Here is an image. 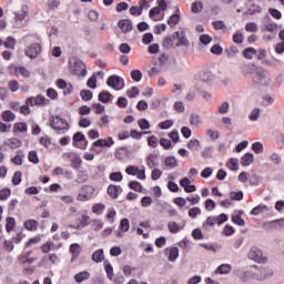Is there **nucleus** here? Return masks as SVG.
<instances>
[{"label":"nucleus","mask_w":284,"mask_h":284,"mask_svg":"<svg viewBox=\"0 0 284 284\" xmlns=\"http://www.w3.org/2000/svg\"><path fill=\"white\" fill-rule=\"evenodd\" d=\"M172 125H174V121L172 120H166L163 121L159 124L160 130H170V128H172Z\"/></svg>","instance_id":"obj_56"},{"label":"nucleus","mask_w":284,"mask_h":284,"mask_svg":"<svg viewBox=\"0 0 284 284\" xmlns=\"http://www.w3.org/2000/svg\"><path fill=\"white\" fill-rule=\"evenodd\" d=\"M232 272V265L222 264L216 268V274H230Z\"/></svg>","instance_id":"obj_30"},{"label":"nucleus","mask_w":284,"mask_h":284,"mask_svg":"<svg viewBox=\"0 0 284 284\" xmlns=\"http://www.w3.org/2000/svg\"><path fill=\"white\" fill-rule=\"evenodd\" d=\"M90 278V272L83 271L74 275L75 283H83V281H88Z\"/></svg>","instance_id":"obj_23"},{"label":"nucleus","mask_w":284,"mask_h":284,"mask_svg":"<svg viewBox=\"0 0 284 284\" xmlns=\"http://www.w3.org/2000/svg\"><path fill=\"white\" fill-rule=\"evenodd\" d=\"M73 145L75 148H79L80 150H85L88 148V139H85V135L81 132H77L73 135Z\"/></svg>","instance_id":"obj_4"},{"label":"nucleus","mask_w":284,"mask_h":284,"mask_svg":"<svg viewBox=\"0 0 284 284\" xmlns=\"http://www.w3.org/2000/svg\"><path fill=\"white\" fill-rule=\"evenodd\" d=\"M72 70L74 74L81 75V77H88V69H85V63L81 60H75Z\"/></svg>","instance_id":"obj_8"},{"label":"nucleus","mask_w":284,"mask_h":284,"mask_svg":"<svg viewBox=\"0 0 284 284\" xmlns=\"http://www.w3.org/2000/svg\"><path fill=\"white\" fill-rule=\"evenodd\" d=\"M168 227L172 234H176L183 230V227L179 226V224L174 221L169 222Z\"/></svg>","instance_id":"obj_32"},{"label":"nucleus","mask_w":284,"mask_h":284,"mask_svg":"<svg viewBox=\"0 0 284 284\" xmlns=\"http://www.w3.org/2000/svg\"><path fill=\"white\" fill-rule=\"evenodd\" d=\"M8 145L11 150H17V148H21V142L19 139L11 138L9 139Z\"/></svg>","instance_id":"obj_46"},{"label":"nucleus","mask_w":284,"mask_h":284,"mask_svg":"<svg viewBox=\"0 0 284 284\" xmlns=\"http://www.w3.org/2000/svg\"><path fill=\"white\" fill-rule=\"evenodd\" d=\"M242 54H243L244 59L252 60L254 58V55H256V49L248 47L243 50Z\"/></svg>","instance_id":"obj_25"},{"label":"nucleus","mask_w":284,"mask_h":284,"mask_svg":"<svg viewBox=\"0 0 284 284\" xmlns=\"http://www.w3.org/2000/svg\"><path fill=\"white\" fill-rule=\"evenodd\" d=\"M217 221H219L217 216H209L206 221L203 223V227H205V225H209L210 227H214Z\"/></svg>","instance_id":"obj_47"},{"label":"nucleus","mask_w":284,"mask_h":284,"mask_svg":"<svg viewBox=\"0 0 284 284\" xmlns=\"http://www.w3.org/2000/svg\"><path fill=\"white\" fill-rule=\"evenodd\" d=\"M7 224H6V230L7 232H11L14 230V225H17V221L14 217H7Z\"/></svg>","instance_id":"obj_42"},{"label":"nucleus","mask_w":284,"mask_h":284,"mask_svg":"<svg viewBox=\"0 0 284 284\" xmlns=\"http://www.w3.org/2000/svg\"><path fill=\"white\" fill-rule=\"evenodd\" d=\"M246 32H258V24L255 22H247L245 24Z\"/></svg>","instance_id":"obj_51"},{"label":"nucleus","mask_w":284,"mask_h":284,"mask_svg":"<svg viewBox=\"0 0 284 284\" xmlns=\"http://www.w3.org/2000/svg\"><path fill=\"white\" fill-rule=\"evenodd\" d=\"M166 254L169 255L168 261L174 263V261L179 258V247H172L170 250H166Z\"/></svg>","instance_id":"obj_20"},{"label":"nucleus","mask_w":284,"mask_h":284,"mask_svg":"<svg viewBox=\"0 0 284 284\" xmlns=\"http://www.w3.org/2000/svg\"><path fill=\"white\" fill-rule=\"evenodd\" d=\"M14 119H17V115L10 110H7L2 113V120L7 123L14 121Z\"/></svg>","instance_id":"obj_28"},{"label":"nucleus","mask_w":284,"mask_h":284,"mask_svg":"<svg viewBox=\"0 0 284 284\" xmlns=\"http://www.w3.org/2000/svg\"><path fill=\"white\" fill-rule=\"evenodd\" d=\"M118 28L123 32V34H128V32H132V20L122 19L118 22Z\"/></svg>","instance_id":"obj_12"},{"label":"nucleus","mask_w":284,"mask_h":284,"mask_svg":"<svg viewBox=\"0 0 284 284\" xmlns=\"http://www.w3.org/2000/svg\"><path fill=\"white\" fill-rule=\"evenodd\" d=\"M179 21H181V16L178 13L172 14L168 20V26H170V28H174V26H178Z\"/></svg>","instance_id":"obj_31"},{"label":"nucleus","mask_w":284,"mask_h":284,"mask_svg":"<svg viewBox=\"0 0 284 284\" xmlns=\"http://www.w3.org/2000/svg\"><path fill=\"white\" fill-rule=\"evenodd\" d=\"M24 52L29 59H37L41 54V44L33 43L28 47Z\"/></svg>","instance_id":"obj_7"},{"label":"nucleus","mask_w":284,"mask_h":284,"mask_svg":"<svg viewBox=\"0 0 284 284\" xmlns=\"http://www.w3.org/2000/svg\"><path fill=\"white\" fill-rule=\"evenodd\" d=\"M114 140L109 136L106 139H100L93 142L92 148H112Z\"/></svg>","instance_id":"obj_11"},{"label":"nucleus","mask_w":284,"mask_h":284,"mask_svg":"<svg viewBox=\"0 0 284 284\" xmlns=\"http://www.w3.org/2000/svg\"><path fill=\"white\" fill-rule=\"evenodd\" d=\"M51 128L57 132H63L65 130H70V124H68V121L65 119L57 115L52 119Z\"/></svg>","instance_id":"obj_3"},{"label":"nucleus","mask_w":284,"mask_h":284,"mask_svg":"<svg viewBox=\"0 0 284 284\" xmlns=\"http://www.w3.org/2000/svg\"><path fill=\"white\" fill-rule=\"evenodd\" d=\"M24 227L26 230H28L29 232H37L38 227H39V222L36 220H27L24 222Z\"/></svg>","instance_id":"obj_17"},{"label":"nucleus","mask_w":284,"mask_h":284,"mask_svg":"<svg viewBox=\"0 0 284 284\" xmlns=\"http://www.w3.org/2000/svg\"><path fill=\"white\" fill-rule=\"evenodd\" d=\"M72 161V168L73 170H80L81 165L83 164V160H81V156L77 155Z\"/></svg>","instance_id":"obj_50"},{"label":"nucleus","mask_w":284,"mask_h":284,"mask_svg":"<svg viewBox=\"0 0 284 284\" xmlns=\"http://www.w3.org/2000/svg\"><path fill=\"white\" fill-rule=\"evenodd\" d=\"M94 196V189L91 185H83L79 194V201H90Z\"/></svg>","instance_id":"obj_6"},{"label":"nucleus","mask_w":284,"mask_h":284,"mask_svg":"<svg viewBox=\"0 0 284 284\" xmlns=\"http://www.w3.org/2000/svg\"><path fill=\"white\" fill-rule=\"evenodd\" d=\"M139 88L133 87L126 91V97H129V99H134L139 94Z\"/></svg>","instance_id":"obj_63"},{"label":"nucleus","mask_w":284,"mask_h":284,"mask_svg":"<svg viewBox=\"0 0 284 284\" xmlns=\"http://www.w3.org/2000/svg\"><path fill=\"white\" fill-rule=\"evenodd\" d=\"M138 125L141 130H150V122L145 119H140Z\"/></svg>","instance_id":"obj_60"},{"label":"nucleus","mask_w":284,"mask_h":284,"mask_svg":"<svg viewBox=\"0 0 284 284\" xmlns=\"http://www.w3.org/2000/svg\"><path fill=\"white\" fill-rule=\"evenodd\" d=\"M267 205L260 204L251 211V214H253V216H258V214H263V212H267Z\"/></svg>","instance_id":"obj_27"},{"label":"nucleus","mask_w":284,"mask_h":284,"mask_svg":"<svg viewBox=\"0 0 284 284\" xmlns=\"http://www.w3.org/2000/svg\"><path fill=\"white\" fill-rule=\"evenodd\" d=\"M252 150L255 152V154H263V143L255 142L252 144Z\"/></svg>","instance_id":"obj_54"},{"label":"nucleus","mask_w":284,"mask_h":284,"mask_svg":"<svg viewBox=\"0 0 284 284\" xmlns=\"http://www.w3.org/2000/svg\"><path fill=\"white\" fill-rule=\"evenodd\" d=\"M103 258H105V255L103 254V248H100L92 254V261H94V263H101Z\"/></svg>","instance_id":"obj_26"},{"label":"nucleus","mask_w":284,"mask_h":284,"mask_svg":"<svg viewBox=\"0 0 284 284\" xmlns=\"http://www.w3.org/2000/svg\"><path fill=\"white\" fill-rule=\"evenodd\" d=\"M158 160H159V152H153L149 154L145 159L148 168H150V170L156 168L159 165Z\"/></svg>","instance_id":"obj_13"},{"label":"nucleus","mask_w":284,"mask_h":284,"mask_svg":"<svg viewBox=\"0 0 284 284\" xmlns=\"http://www.w3.org/2000/svg\"><path fill=\"white\" fill-rule=\"evenodd\" d=\"M131 79L133 81H135L136 83H139V81H141V79H143V72H141V70H139V69L132 70Z\"/></svg>","instance_id":"obj_35"},{"label":"nucleus","mask_w":284,"mask_h":284,"mask_svg":"<svg viewBox=\"0 0 284 284\" xmlns=\"http://www.w3.org/2000/svg\"><path fill=\"white\" fill-rule=\"evenodd\" d=\"M18 262L20 265H32V263H34V258L28 257V255H20L18 257Z\"/></svg>","instance_id":"obj_29"},{"label":"nucleus","mask_w":284,"mask_h":284,"mask_svg":"<svg viewBox=\"0 0 284 284\" xmlns=\"http://www.w3.org/2000/svg\"><path fill=\"white\" fill-rule=\"evenodd\" d=\"M36 105H48V100L43 95H37L34 98Z\"/></svg>","instance_id":"obj_59"},{"label":"nucleus","mask_w":284,"mask_h":284,"mask_svg":"<svg viewBox=\"0 0 284 284\" xmlns=\"http://www.w3.org/2000/svg\"><path fill=\"white\" fill-rule=\"evenodd\" d=\"M90 179V175H88V171L80 170L78 171L75 183H85Z\"/></svg>","instance_id":"obj_21"},{"label":"nucleus","mask_w":284,"mask_h":284,"mask_svg":"<svg viewBox=\"0 0 284 284\" xmlns=\"http://www.w3.org/2000/svg\"><path fill=\"white\" fill-rule=\"evenodd\" d=\"M214 154V146H205L202 151L203 159H212V155Z\"/></svg>","instance_id":"obj_38"},{"label":"nucleus","mask_w":284,"mask_h":284,"mask_svg":"<svg viewBox=\"0 0 284 284\" xmlns=\"http://www.w3.org/2000/svg\"><path fill=\"white\" fill-rule=\"evenodd\" d=\"M231 201H243V191L240 192H231L230 193Z\"/></svg>","instance_id":"obj_53"},{"label":"nucleus","mask_w":284,"mask_h":284,"mask_svg":"<svg viewBox=\"0 0 284 284\" xmlns=\"http://www.w3.org/2000/svg\"><path fill=\"white\" fill-rule=\"evenodd\" d=\"M29 161L30 163H34V165L39 163V155H37V151L29 152Z\"/></svg>","instance_id":"obj_61"},{"label":"nucleus","mask_w":284,"mask_h":284,"mask_svg":"<svg viewBox=\"0 0 284 284\" xmlns=\"http://www.w3.org/2000/svg\"><path fill=\"white\" fill-rule=\"evenodd\" d=\"M241 214H243V211H239L237 214L232 215V221L235 223V225H240V227H245V220L241 217Z\"/></svg>","instance_id":"obj_22"},{"label":"nucleus","mask_w":284,"mask_h":284,"mask_svg":"<svg viewBox=\"0 0 284 284\" xmlns=\"http://www.w3.org/2000/svg\"><path fill=\"white\" fill-rule=\"evenodd\" d=\"M164 165H166V168H170V170H174V168L179 166V162L176 161V158L168 156L164 160Z\"/></svg>","instance_id":"obj_24"},{"label":"nucleus","mask_w":284,"mask_h":284,"mask_svg":"<svg viewBox=\"0 0 284 284\" xmlns=\"http://www.w3.org/2000/svg\"><path fill=\"white\" fill-rule=\"evenodd\" d=\"M199 80L203 83H210L214 81V73L212 71L203 70L199 73Z\"/></svg>","instance_id":"obj_14"},{"label":"nucleus","mask_w":284,"mask_h":284,"mask_svg":"<svg viewBox=\"0 0 284 284\" xmlns=\"http://www.w3.org/2000/svg\"><path fill=\"white\" fill-rule=\"evenodd\" d=\"M229 170H232L233 172H236L239 170V160L231 158L227 163Z\"/></svg>","instance_id":"obj_43"},{"label":"nucleus","mask_w":284,"mask_h":284,"mask_svg":"<svg viewBox=\"0 0 284 284\" xmlns=\"http://www.w3.org/2000/svg\"><path fill=\"white\" fill-rule=\"evenodd\" d=\"M119 230L120 232H123V233L130 232V220L128 219L121 220Z\"/></svg>","instance_id":"obj_33"},{"label":"nucleus","mask_w":284,"mask_h":284,"mask_svg":"<svg viewBox=\"0 0 284 284\" xmlns=\"http://www.w3.org/2000/svg\"><path fill=\"white\" fill-rule=\"evenodd\" d=\"M236 276L242 283H247L250 281V274L245 271H237Z\"/></svg>","instance_id":"obj_44"},{"label":"nucleus","mask_w":284,"mask_h":284,"mask_svg":"<svg viewBox=\"0 0 284 284\" xmlns=\"http://www.w3.org/2000/svg\"><path fill=\"white\" fill-rule=\"evenodd\" d=\"M247 258L255 263H267V257L263 256V251L256 246H252L247 253Z\"/></svg>","instance_id":"obj_1"},{"label":"nucleus","mask_w":284,"mask_h":284,"mask_svg":"<svg viewBox=\"0 0 284 284\" xmlns=\"http://www.w3.org/2000/svg\"><path fill=\"white\" fill-rule=\"evenodd\" d=\"M205 134L207 138L212 139V141H216V139L220 136L219 131L214 129L206 130Z\"/></svg>","instance_id":"obj_49"},{"label":"nucleus","mask_w":284,"mask_h":284,"mask_svg":"<svg viewBox=\"0 0 284 284\" xmlns=\"http://www.w3.org/2000/svg\"><path fill=\"white\" fill-rule=\"evenodd\" d=\"M203 10V2L195 1L191 6V12L199 14Z\"/></svg>","instance_id":"obj_39"},{"label":"nucleus","mask_w":284,"mask_h":284,"mask_svg":"<svg viewBox=\"0 0 284 284\" xmlns=\"http://www.w3.org/2000/svg\"><path fill=\"white\" fill-rule=\"evenodd\" d=\"M16 73L21 74V77H24V79H29L30 77V70H28L26 67H17Z\"/></svg>","instance_id":"obj_40"},{"label":"nucleus","mask_w":284,"mask_h":284,"mask_svg":"<svg viewBox=\"0 0 284 284\" xmlns=\"http://www.w3.org/2000/svg\"><path fill=\"white\" fill-rule=\"evenodd\" d=\"M80 97H81L82 101H92V91L82 90L80 92Z\"/></svg>","instance_id":"obj_48"},{"label":"nucleus","mask_w":284,"mask_h":284,"mask_svg":"<svg viewBox=\"0 0 284 284\" xmlns=\"http://www.w3.org/2000/svg\"><path fill=\"white\" fill-rule=\"evenodd\" d=\"M277 28H278V24L274 22H270L264 26V30H266V32H276Z\"/></svg>","instance_id":"obj_64"},{"label":"nucleus","mask_w":284,"mask_h":284,"mask_svg":"<svg viewBox=\"0 0 284 284\" xmlns=\"http://www.w3.org/2000/svg\"><path fill=\"white\" fill-rule=\"evenodd\" d=\"M28 16V6L23 4L21 10L16 12V28H23V19Z\"/></svg>","instance_id":"obj_9"},{"label":"nucleus","mask_w":284,"mask_h":284,"mask_svg":"<svg viewBox=\"0 0 284 284\" xmlns=\"http://www.w3.org/2000/svg\"><path fill=\"white\" fill-rule=\"evenodd\" d=\"M121 192H123V190L119 185L111 184L108 187V194L111 199H119V194H121Z\"/></svg>","instance_id":"obj_15"},{"label":"nucleus","mask_w":284,"mask_h":284,"mask_svg":"<svg viewBox=\"0 0 284 284\" xmlns=\"http://www.w3.org/2000/svg\"><path fill=\"white\" fill-rule=\"evenodd\" d=\"M70 252L72 254L71 262L74 263V260L79 258V254H81V246L79 244H71Z\"/></svg>","instance_id":"obj_19"},{"label":"nucleus","mask_w":284,"mask_h":284,"mask_svg":"<svg viewBox=\"0 0 284 284\" xmlns=\"http://www.w3.org/2000/svg\"><path fill=\"white\" fill-rule=\"evenodd\" d=\"M106 85L113 90H123L125 88V80L119 75H110L106 80Z\"/></svg>","instance_id":"obj_2"},{"label":"nucleus","mask_w":284,"mask_h":284,"mask_svg":"<svg viewBox=\"0 0 284 284\" xmlns=\"http://www.w3.org/2000/svg\"><path fill=\"white\" fill-rule=\"evenodd\" d=\"M13 128L18 132H28V124L26 122L16 123Z\"/></svg>","instance_id":"obj_58"},{"label":"nucleus","mask_w":284,"mask_h":284,"mask_svg":"<svg viewBox=\"0 0 284 284\" xmlns=\"http://www.w3.org/2000/svg\"><path fill=\"white\" fill-rule=\"evenodd\" d=\"M192 237L195 239V241H202V239H204V235L201 229H194L192 231Z\"/></svg>","instance_id":"obj_57"},{"label":"nucleus","mask_w":284,"mask_h":284,"mask_svg":"<svg viewBox=\"0 0 284 284\" xmlns=\"http://www.w3.org/2000/svg\"><path fill=\"white\" fill-rule=\"evenodd\" d=\"M278 223H281V220L265 222L263 224V227H264V230H274V227H276V225H278Z\"/></svg>","instance_id":"obj_52"},{"label":"nucleus","mask_w":284,"mask_h":284,"mask_svg":"<svg viewBox=\"0 0 284 284\" xmlns=\"http://www.w3.org/2000/svg\"><path fill=\"white\" fill-rule=\"evenodd\" d=\"M174 34L172 36H168L164 40H163V48H174Z\"/></svg>","instance_id":"obj_34"},{"label":"nucleus","mask_w":284,"mask_h":284,"mask_svg":"<svg viewBox=\"0 0 284 284\" xmlns=\"http://www.w3.org/2000/svg\"><path fill=\"white\" fill-rule=\"evenodd\" d=\"M88 88H91V90H95L97 88V74H93L87 82Z\"/></svg>","instance_id":"obj_62"},{"label":"nucleus","mask_w":284,"mask_h":284,"mask_svg":"<svg viewBox=\"0 0 284 284\" xmlns=\"http://www.w3.org/2000/svg\"><path fill=\"white\" fill-rule=\"evenodd\" d=\"M203 124V119L201 118V115L196 114V113H192L190 116V125H192V128H199V125Z\"/></svg>","instance_id":"obj_16"},{"label":"nucleus","mask_w":284,"mask_h":284,"mask_svg":"<svg viewBox=\"0 0 284 284\" xmlns=\"http://www.w3.org/2000/svg\"><path fill=\"white\" fill-rule=\"evenodd\" d=\"M217 112L220 114H227L230 112V102L224 101L220 104Z\"/></svg>","instance_id":"obj_36"},{"label":"nucleus","mask_w":284,"mask_h":284,"mask_svg":"<svg viewBox=\"0 0 284 284\" xmlns=\"http://www.w3.org/2000/svg\"><path fill=\"white\" fill-rule=\"evenodd\" d=\"M253 81L257 85H270V75L267 74V71H257L256 75L253 78Z\"/></svg>","instance_id":"obj_5"},{"label":"nucleus","mask_w":284,"mask_h":284,"mask_svg":"<svg viewBox=\"0 0 284 284\" xmlns=\"http://www.w3.org/2000/svg\"><path fill=\"white\" fill-rule=\"evenodd\" d=\"M173 39H178V42L175 44L176 48H181V45H184V48H190V40H187V37H185V32H174Z\"/></svg>","instance_id":"obj_10"},{"label":"nucleus","mask_w":284,"mask_h":284,"mask_svg":"<svg viewBox=\"0 0 284 284\" xmlns=\"http://www.w3.org/2000/svg\"><path fill=\"white\" fill-rule=\"evenodd\" d=\"M253 163H254V154L252 153H246L241 159V165H243V168H247V165H252Z\"/></svg>","instance_id":"obj_18"},{"label":"nucleus","mask_w":284,"mask_h":284,"mask_svg":"<svg viewBox=\"0 0 284 284\" xmlns=\"http://www.w3.org/2000/svg\"><path fill=\"white\" fill-rule=\"evenodd\" d=\"M4 48H9L10 50H14L17 45V40L13 37L7 38V41L3 42Z\"/></svg>","instance_id":"obj_41"},{"label":"nucleus","mask_w":284,"mask_h":284,"mask_svg":"<svg viewBox=\"0 0 284 284\" xmlns=\"http://www.w3.org/2000/svg\"><path fill=\"white\" fill-rule=\"evenodd\" d=\"M186 148H189V150H196L201 148V141H199L197 139H192L187 142Z\"/></svg>","instance_id":"obj_45"},{"label":"nucleus","mask_w":284,"mask_h":284,"mask_svg":"<svg viewBox=\"0 0 284 284\" xmlns=\"http://www.w3.org/2000/svg\"><path fill=\"white\" fill-rule=\"evenodd\" d=\"M99 101H101L102 103H108L110 101V99H112V94L108 91H102L99 94Z\"/></svg>","instance_id":"obj_37"},{"label":"nucleus","mask_w":284,"mask_h":284,"mask_svg":"<svg viewBox=\"0 0 284 284\" xmlns=\"http://www.w3.org/2000/svg\"><path fill=\"white\" fill-rule=\"evenodd\" d=\"M129 187L131 190H134L135 192H141L143 190V185H141L139 182L136 181H131L129 182Z\"/></svg>","instance_id":"obj_55"}]
</instances>
